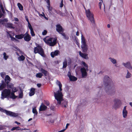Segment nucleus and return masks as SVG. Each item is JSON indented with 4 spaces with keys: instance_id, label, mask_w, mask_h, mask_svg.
Listing matches in <instances>:
<instances>
[{
    "instance_id": "obj_12",
    "label": "nucleus",
    "mask_w": 132,
    "mask_h": 132,
    "mask_svg": "<svg viewBox=\"0 0 132 132\" xmlns=\"http://www.w3.org/2000/svg\"><path fill=\"white\" fill-rule=\"evenodd\" d=\"M122 64L126 68L129 69H132V67L129 62H128L126 63H123Z\"/></svg>"
},
{
    "instance_id": "obj_25",
    "label": "nucleus",
    "mask_w": 132,
    "mask_h": 132,
    "mask_svg": "<svg viewBox=\"0 0 132 132\" xmlns=\"http://www.w3.org/2000/svg\"><path fill=\"white\" fill-rule=\"evenodd\" d=\"M6 27L14 29V28L13 27V24L12 23L8 22L5 24Z\"/></svg>"
},
{
    "instance_id": "obj_1",
    "label": "nucleus",
    "mask_w": 132,
    "mask_h": 132,
    "mask_svg": "<svg viewBox=\"0 0 132 132\" xmlns=\"http://www.w3.org/2000/svg\"><path fill=\"white\" fill-rule=\"evenodd\" d=\"M57 84L59 87L60 90H58L57 93L54 92V96L55 99L57 101V104H60L61 101L63 100V95L62 93L61 92L62 90V85L61 83H58V84L57 83Z\"/></svg>"
},
{
    "instance_id": "obj_56",
    "label": "nucleus",
    "mask_w": 132,
    "mask_h": 132,
    "mask_svg": "<svg viewBox=\"0 0 132 132\" xmlns=\"http://www.w3.org/2000/svg\"><path fill=\"white\" fill-rule=\"evenodd\" d=\"M76 44L78 46V47L80 46V44L79 42H78L77 41H76Z\"/></svg>"
},
{
    "instance_id": "obj_21",
    "label": "nucleus",
    "mask_w": 132,
    "mask_h": 132,
    "mask_svg": "<svg viewBox=\"0 0 132 132\" xmlns=\"http://www.w3.org/2000/svg\"><path fill=\"white\" fill-rule=\"evenodd\" d=\"M126 106H124L123 110V116L124 118L127 117L128 113L127 111L126 110Z\"/></svg>"
},
{
    "instance_id": "obj_62",
    "label": "nucleus",
    "mask_w": 132,
    "mask_h": 132,
    "mask_svg": "<svg viewBox=\"0 0 132 132\" xmlns=\"http://www.w3.org/2000/svg\"><path fill=\"white\" fill-rule=\"evenodd\" d=\"M3 111V109L1 108L0 107V111Z\"/></svg>"
},
{
    "instance_id": "obj_52",
    "label": "nucleus",
    "mask_w": 132,
    "mask_h": 132,
    "mask_svg": "<svg viewBox=\"0 0 132 132\" xmlns=\"http://www.w3.org/2000/svg\"><path fill=\"white\" fill-rule=\"evenodd\" d=\"M16 127H13L11 129V131H13L15 130H16Z\"/></svg>"
},
{
    "instance_id": "obj_53",
    "label": "nucleus",
    "mask_w": 132,
    "mask_h": 132,
    "mask_svg": "<svg viewBox=\"0 0 132 132\" xmlns=\"http://www.w3.org/2000/svg\"><path fill=\"white\" fill-rule=\"evenodd\" d=\"M41 85L42 84L40 83L37 84V86L38 87H40Z\"/></svg>"
},
{
    "instance_id": "obj_34",
    "label": "nucleus",
    "mask_w": 132,
    "mask_h": 132,
    "mask_svg": "<svg viewBox=\"0 0 132 132\" xmlns=\"http://www.w3.org/2000/svg\"><path fill=\"white\" fill-rule=\"evenodd\" d=\"M43 75L42 73L41 72H39L36 74V76L37 78H41L42 77Z\"/></svg>"
},
{
    "instance_id": "obj_22",
    "label": "nucleus",
    "mask_w": 132,
    "mask_h": 132,
    "mask_svg": "<svg viewBox=\"0 0 132 132\" xmlns=\"http://www.w3.org/2000/svg\"><path fill=\"white\" fill-rule=\"evenodd\" d=\"M28 27L30 30V34L31 36L32 37L34 36L35 35V34L31 25L28 26Z\"/></svg>"
},
{
    "instance_id": "obj_3",
    "label": "nucleus",
    "mask_w": 132,
    "mask_h": 132,
    "mask_svg": "<svg viewBox=\"0 0 132 132\" xmlns=\"http://www.w3.org/2000/svg\"><path fill=\"white\" fill-rule=\"evenodd\" d=\"M34 52L35 54L38 53L43 57H45V56L43 49L42 46L39 45H37L36 47H34Z\"/></svg>"
},
{
    "instance_id": "obj_6",
    "label": "nucleus",
    "mask_w": 132,
    "mask_h": 132,
    "mask_svg": "<svg viewBox=\"0 0 132 132\" xmlns=\"http://www.w3.org/2000/svg\"><path fill=\"white\" fill-rule=\"evenodd\" d=\"M56 38H50L47 40L46 42L47 44L50 45V46H52L56 44Z\"/></svg>"
},
{
    "instance_id": "obj_38",
    "label": "nucleus",
    "mask_w": 132,
    "mask_h": 132,
    "mask_svg": "<svg viewBox=\"0 0 132 132\" xmlns=\"http://www.w3.org/2000/svg\"><path fill=\"white\" fill-rule=\"evenodd\" d=\"M3 55H4V58L6 60H7L9 57L8 55H7L6 54L5 52H4Z\"/></svg>"
},
{
    "instance_id": "obj_57",
    "label": "nucleus",
    "mask_w": 132,
    "mask_h": 132,
    "mask_svg": "<svg viewBox=\"0 0 132 132\" xmlns=\"http://www.w3.org/2000/svg\"><path fill=\"white\" fill-rule=\"evenodd\" d=\"M1 8L2 9V10L3 12L4 11V8L3 7V6H1Z\"/></svg>"
},
{
    "instance_id": "obj_16",
    "label": "nucleus",
    "mask_w": 132,
    "mask_h": 132,
    "mask_svg": "<svg viewBox=\"0 0 132 132\" xmlns=\"http://www.w3.org/2000/svg\"><path fill=\"white\" fill-rule=\"evenodd\" d=\"M39 71L41 72V73H42L43 75V74L45 76H47L48 73V71L43 68H41L39 69Z\"/></svg>"
},
{
    "instance_id": "obj_19",
    "label": "nucleus",
    "mask_w": 132,
    "mask_h": 132,
    "mask_svg": "<svg viewBox=\"0 0 132 132\" xmlns=\"http://www.w3.org/2000/svg\"><path fill=\"white\" fill-rule=\"evenodd\" d=\"M79 55L82 58L86 59H88V57L87 56L88 55L87 54L83 53L81 51L79 52Z\"/></svg>"
},
{
    "instance_id": "obj_27",
    "label": "nucleus",
    "mask_w": 132,
    "mask_h": 132,
    "mask_svg": "<svg viewBox=\"0 0 132 132\" xmlns=\"http://www.w3.org/2000/svg\"><path fill=\"white\" fill-rule=\"evenodd\" d=\"M10 97L13 99H15L16 98L17 96H15L14 93L13 92H11V93L10 95Z\"/></svg>"
},
{
    "instance_id": "obj_59",
    "label": "nucleus",
    "mask_w": 132,
    "mask_h": 132,
    "mask_svg": "<svg viewBox=\"0 0 132 132\" xmlns=\"http://www.w3.org/2000/svg\"><path fill=\"white\" fill-rule=\"evenodd\" d=\"M76 35L77 36H78L79 35V32L78 31H77L76 33Z\"/></svg>"
},
{
    "instance_id": "obj_40",
    "label": "nucleus",
    "mask_w": 132,
    "mask_h": 132,
    "mask_svg": "<svg viewBox=\"0 0 132 132\" xmlns=\"http://www.w3.org/2000/svg\"><path fill=\"white\" fill-rule=\"evenodd\" d=\"M27 129L26 128H21L20 127H19L18 126V127H16V130H26Z\"/></svg>"
},
{
    "instance_id": "obj_31",
    "label": "nucleus",
    "mask_w": 132,
    "mask_h": 132,
    "mask_svg": "<svg viewBox=\"0 0 132 132\" xmlns=\"http://www.w3.org/2000/svg\"><path fill=\"white\" fill-rule=\"evenodd\" d=\"M23 90L21 89L20 90V93L19 94V97L20 98H23Z\"/></svg>"
},
{
    "instance_id": "obj_49",
    "label": "nucleus",
    "mask_w": 132,
    "mask_h": 132,
    "mask_svg": "<svg viewBox=\"0 0 132 132\" xmlns=\"http://www.w3.org/2000/svg\"><path fill=\"white\" fill-rule=\"evenodd\" d=\"M63 0H61V2L60 3V7L62 8L63 6Z\"/></svg>"
},
{
    "instance_id": "obj_18",
    "label": "nucleus",
    "mask_w": 132,
    "mask_h": 132,
    "mask_svg": "<svg viewBox=\"0 0 132 132\" xmlns=\"http://www.w3.org/2000/svg\"><path fill=\"white\" fill-rule=\"evenodd\" d=\"M81 48L84 52H86L88 50L87 46L86 44H82L81 46Z\"/></svg>"
},
{
    "instance_id": "obj_60",
    "label": "nucleus",
    "mask_w": 132,
    "mask_h": 132,
    "mask_svg": "<svg viewBox=\"0 0 132 132\" xmlns=\"http://www.w3.org/2000/svg\"><path fill=\"white\" fill-rule=\"evenodd\" d=\"M69 123H67L66 125V126L65 127L66 128H67L68 127V126L69 125Z\"/></svg>"
},
{
    "instance_id": "obj_4",
    "label": "nucleus",
    "mask_w": 132,
    "mask_h": 132,
    "mask_svg": "<svg viewBox=\"0 0 132 132\" xmlns=\"http://www.w3.org/2000/svg\"><path fill=\"white\" fill-rule=\"evenodd\" d=\"M85 12L86 15L88 19L90 20L92 23L94 24L95 21L93 13L90 12L89 10H86Z\"/></svg>"
},
{
    "instance_id": "obj_63",
    "label": "nucleus",
    "mask_w": 132,
    "mask_h": 132,
    "mask_svg": "<svg viewBox=\"0 0 132 132\" xmlns=\"http://www.w3.org/2000/svg\"><path fill=\"white\" fill-rule=\"evenodd\" d=\"M64 14L63 13H62L61 12V14H60V15L61 16H63V15H64Z\"/></svg>"
},
{
    "instance_id": "obj_51",
    "label": "nucleus",
    "mask_w": 132,
    "mask_h": 132,
    "mask_svg": "<svg viewBox=\"0 0 132 132\" xmlns=\"http://www.w3.org/2000/svg\"><path fill=\"white\" fill-rule=\"evenodd\" d=\"M11 32V31H6V32L7 33V36H8V35L10 37V35H11V34H10V32Z\"/></svg>"
},
{
    "instance_id": "obj_9",
    "label": "nucleus",
    "mask_w": 132,
    "mask_h": 132,
    "mask_svg": "<svg viewBox=\"0 0 132 132\" xmlns=\"http://www.w3.org/2000/svg\"><path fill=\"white\" fill-rule=\"evenodd\" d=\"M80 71L81 73V76L82 77H86L87 76V73L86 72V70L84 67L81 68Z\"/></svg>"
},
{
    "instance_id": "obj_29",
    "label": "nucleus",
    "mask_w": 132,
    "mask_h": 132,
    "mask_svg": "<svg viewBox=\"0 0 132 132\" xmlns=\"http://www.w3.org/2000/svg\"><path fill=\"white\" fill-rule=\"evenodd\" d=\"M61 105L62 107H66L67 106V102L65 100L63 101Z\"/></svg>"
},
{
    "instance_id": "obj_37",
    "label": "nucleus",
    "mask_w": 132,
    "mask_h": 132,
    "mask_svg": "<svg viewBox=\"0 0 132 132\" xmlns=\"http://www.w3.org/2000/svg\"><path fill=\"white\" fill-rule=\"evenodd\" d=\"M10 116L13 117H16L18 116V114L11 112Z\"/></svg>"
},
{
    "instance_id": "obj_36",
    "label": "nucleus",
    "mask_w": 132,
    "mask_h": 132,
    "mask_svg": "<svg viewBox=\"0 0 132 132\" xmlns=\"http://www.w3.org/2000/svg\"><path fill=\"white\" fill-rule=\"evenodd\" d=\"M110 59L111 61L113 63V64H116L117 63L116 60V59H112L111 57H110L109 58Z\"/></svg>"
},
{
    "instance_id": "obj_26",
    "label": "nucleus",
    "mask_w": 132,
    "mask_h": 132,
    "mask_svg": "<svg viewBox=\"0 0 132 132\" xmlns=\"http://www.w3.org/2000/svg\"><path fill=\"white\" fill-rule=\"evenodd\" d=\"M24 35L23 34L16 35L15 37L18 39H21L23 37Z\"/></svg>"
},
{
    "instance_id": "obj_32",
    "label": "nucleus",
    "mask_w": 132,
    "mask_h": 132,
    "mask_svg": "<svg viewBox=\"0 0 132 132\" xmlns=\"http://www.w3.org/2000/svg\"><path fill=\"white\" fill-rule=\"evenodd\" d=\"M81 44H86V42L85 37L82 35L81 36Z\"/></svg>"
},
{
    "instance_id": "obj_30",
    "label": "nucleus",
    "mask_w": 132,
    "mask_h": 132,
    "mask_svg": "<svg viewBox=\"0 0 132 132\" xmlns=\"http://www.w3.org/2000/svg\"><path fill=\"white\" fill-rule=\"evenodd\" d=\"M32 112L34 114V115L37 116L38 114V112L36 109V107H35L32 108Z\"/></svg>"
},
{
    "instance_id": "obj_47",
    "label": "nucleus",
    "mask_w": 132,
    "mask_h": 132,
    "mask_svg": "<svg viewBox=\"0 0 132 132\" xmlns=\"http://www.w3.org/2000/svg\"><path fill=\"white\" fill-rule=\"evenodd\" d=\"M55 12L57 14L60 15V14H61V12L59 10L57 11L56 10H55Z\"/></svg>"
},
{
    "instance_id": "obj_24",
    "label": "nucleus",
    "mask_w": 132,
    "mask_h": 132,
    "mask_svg": "<svg viewBox=\"0 0 132 132\" xmlns=\"http://www.w3.org/2000/svg\"><path fill=\"white\" fill-rule=\"evenodd\" d=\"M11 78L8 75L5 76V82H10L11 81ZM2 82H5L3 81H2Z\"/></svg>"
},
{
    "instance_id": "obj_23",
    "label": "nucleus",
    "mask_w": 132,
    "mask_h": 132,
    "mask_svg": "<svg viewBox=\"0 0 132 132\" xmlns=\"http://www.w3.org/2000/svg\"><path fill=\"white\" fill-rule=\"evenodd\" d=\"M9 83H1L0 85V90H2L3 89L5 88L6 85L7 86L9 85Z\"/></svg>"
},
{
    "instance_id": "obj_20",
    "label": "nucleus",
    "mask_w": 132,
    "mask_h": 132,
    "mask_svg": "<svg viewBox=\"0 0 132 132\" xmlns=\"http://www.w3.org/2000/svg\"><path fill=\"white\" fill-rule=\"evenodd\" d=\"M35 89L34 88H31L29 92V96H32L34 95L35 93Z\"/></svg>"
},
{
    "instance_id": "obj_50",
    "label": "nucleus",
    "mask_w": 132,
    "mask_h": 132,
    "mask_svg": "<svg viewBox=\"0 0 132 132\" xmlns=\"http://www.w3.org/2000/svg\"><path fill=\"white\" fill-rule=\"evenodd\" d=\"M103 2H102V1H100L99 2L98 4V5L99 6V8L100 9H101V5H102V3Z\"/></svg>"
},
{
    "instance_id": "obj_17",
    "label": "nucleus",
    "mask_w": 132,
    "mask_h": 132,
    "mask_svg": "<svg viewBox=\"0 0 132 132\" xmlns=\"http://www.w3.org/2000/svg\"><path fill=\"white\" fill-rule=\"evenodd\" d=\"M46 1L48 4V6H47V7L48 9V10L49 11V12L50 13H51L52 9H53V8L50 6V0H45Z\"/></svg>"
},
{
    "instance_id": "obj_46",
    "label": "nucleus",
    "mask_w": 132,
    "mask_h": 132,
    "mask_svg": "<svg viewBox=\"0 0 132 132\" xmlns=\"http://www.w3.org/2000/svg\"><path fill=\"white\" fill-rule=\"evenodd\" d=\"M5 74L6 73L5 72H1L0 73L1 76L3 78H4L5 75Z\"/></svg>"
},
{
    "instance_id": "obj_43",
    "label": "nucleus",
    "mask_w": 132,
    "mask_h": 132,
    "mask_svg": "<svg viewBox=\"0 0 132 132\" xmlns=\"http://www.w3.org/2000/svg\"><path fill=\"white\" fill-rule=\"evenodd\" d=\"M82 63L83 65H84V66H85V67L86 69V70L87 71H88V65H87V64L84 62H82Z\"/></svg>"
},
{
    "instance_id": "obj_61",
    "label": "nucleus",
    "mask_w": 132,
    "mask_h": 132,
    "mask_svg": "<svg viewBox=\"0 0 132 132\" xmlns=\"http://www.w3.org/2000/svg\"><path fill=\"white\" fill-rule=\"evenodd\" d=\"M107 27L108 28H109L110 27V24H108L107 25Z\"/></svg>"
},
{
    "instance_id": "obj_10",
    "label": "nucleus",
    "mask_w": 132,
    "mask_h": 132,
    "mask_svg": "<svg viewBox=\"0 0 132 132\" xmlns=\"http://www.w3.org/2000/svg\"><path fill=\"white\" fill-rule=\"evenodd\" d=\"M110 83H105L104 84L105 86V89L107 93L109 91L110 92H111L112 90L110 89Z\"/></svg>"
},
{
    "instance_id": "obj_5",
    "label": "nucleus",
    "mask_w": 132,
    "mask_h": 132,
    "mask_svg": "<svg viewBox=\"0 0 132 132\" xmlns=\"http://www.w3.org/2000/svg\"><path fill=\"white\" fill-rule=\"evenodd\" d=\"M11 93V90L9 89H5L2 92L1 98L3 100L4 98L9 97Z\"/></svg>"
},
{
    "instance_id": "obj_48",
    "label": "nucleus",
    "mask_w": 132,
    "mask_h": 132,
    "mask_svg": "<svg viewBox=\"0 0 132 132\" xmlns=\"http://www.w3.org/2000/svg\"><path fill=\"white\" fill-rule=\"evenodd\" d=\"M47 31L46 30H44L42 32V35H45L47 34Z\"/></svg>"
},
{
    "instance_id": "obj_55",
    "label": "nucleus",
    "mask_w": 132,
    "mask_h": 132,
    "mask_svg": "<svg viewBox=\"0 0 132 132\" xmlns=\"http://www.w3.org/2000/svg\"><path fill=\"white\" fill-rule=\"evenodd\" d=\"M15 123L17 124L18 125H20V122H18L17 121H15Z\"/></svg>"
},
{
    "instance_id": "obj_2",
    "label": "nucleus",
    "mask_w": 132,
    "mask_h": 132,
    "mask_svg": "<svg viewBox=\"0 0 132 132\" xmlns=\"http://www.w3.org/2000/svg\"><path fill=\"white\" fill-rule=\"evenodd\" d=\"M56 31L64 37V38L66 39H68L69 37L66 36L65 33L64 32V29L61 25L60 24H57L56 26Z\"/></svg>"
},
{
    "instance_id": "obj_13",
    "label": "nucleus",
    "mask_w": 132,
    "mask_h": 132,
    "mask_svg": "<svg viewBox=\"0 0 132 132\" xmlns=\"http://www.w3.org/2000/svg\"><path fill=\"white\" fill-rule=\"evenodd\" d=\"M47 107L42 103L40 106L39 110L40 111H45L46 110Z\"/></svg>"
},
{
    "instance_id": "obj_45",
    "label": "nucleus",
    "mask_w": 132,
    "mask_h": 132,
    "mask_svg": "<svg viewBox=\"0 0 132 132\" xmlns=\"http://www.w3.org/2000/svg\"><path fill=\"white\" fill-rule=\"evenodd\" d=\"M131 76V74L129 72V71L127 70V73L126 77V78H129Z\"/></svg>"
},
{
    "instance_id": "obj_33",
    "label": "nucleus",
    "mask_w": 132,
    "mask_h": 132,
    "mask_svg": "<svg viewBox=\"0 0 132 132\" xmlns=\"http://www.w3.org/2000/svg\"><path fill=\"white\" fill-rule=\"evenodd\" d=\"M25 58V57L23 55H22L18 57V60L19 61H23L24 60Z\"/></svg>"
},
{
    "instance_id": "obj_8",
    "label": "nucleus",
    "mask_w": 132,
    "mask_h": 132,
    "mask_svg": "<svg viewBox=\"0 0 132 132\" xmlns=\"http://www.w3.org/2000/svg\"><path fill=\"white\" fill-rule=\"evenodd\" d=\"M23 38L25 41L29 42L31 39V37L30 35L28 34V31H27L25 34H23Z\"/></svg>"
},
{
    "instance_id": "obj_15",
    "label": "nucleus",
    "mask_w": 132,
    "mask_h": 132,
    "mask_svg": "<svg viewBox=\"0 0 132 132\" xmlns=\"http://www.w3.org/2000/svg\"><path fill=\"white\" fill-rule=\"evenodd\" d=\"M60 53L59 51L58 50H56L54 52H52L51 53V57L53 58L55 56L58 55Z\"/></svg>"
},
{
    "instance_id": "obj_44",
    "label": "nucleus",
    "mask_w": 132,
    "mask_h": 132,
    "mask_svg": "<svg viewBox=\"0 0 132 132\" xmlns=\"http://www.w3.org/2000/svg\"><path fill=\"white\" fill-rule=\"evenodd\" d=\"M12 92L14 93L15 92H17L18 91V89L15 87H13L12 88Z\"/></svg>"
},
{
    "instance_id": "obj_41",
    "label": "nucleus",
    "mask_w": 132,
    "mask_h": 132,
    "mask_svg": "<svg viewBox=\"0 0 132 132\" xmlns=\"http://www.w3.org/2000/svg\"><path fill=\"white\" fill-rule=\"evenodd\" d=\"M10 38H11V40L12 41H14L15 40V41H19V40L16 39L15 38L13 37H12V35H10Z\"/></svg>"
},
{
    "instance_id": "obj_39",
    "label": "nucleus",
    "mask_w": 132,
    "mask_h": 132,
    "mask_svg": "<svg viewBox=\"0 0 132 132\" xmlns=\"http://www.w3.org/2000/svg\"><path fill=\"white\" fill-rule=\"evenodd\" d=\"M4 111L5 113L7 115L10 116V114L11 113V111H8L6 110H3V111L2 112H3Z\"/></svg>"
},
{
    "instance_id": "obj_58",
    "label": "nucleus",
    "mask_w": 132,
    "mask_h": 132,
    "mask_svg": "<svg viewBox=\"0 0 132 132\" xmlns=\"http://www.w3.org/2000/svg\"><path fill=\"white\" fill-rule=\"evenodd\" d=\"M65 130V129H63L62 130L60 131H59L58 132H63Z\"/></svg>"
},
{
    "instance_id": "obj_35",
    "label": "nucleus",
    "mask_w": 132,
    "mask_h": 132,
    "mask_svg": "<svg viewBox=\"0 0 132 132\" xmlns=\"http://www.w3.org/2000/svg\"><path fill=\"white\" fill-rule=\"evenodd\" d=\"M17 5L20 10L22 11L23 10V7L21 4L19 3H18Z\"/></svg>"
},
{
    "instance_id": "obj_54",
    "label": "nucleus",
    "mask_w": 132,
    "mask_h": 132,
    "mask_svg": "<svg viewBox=\"0 0 132 132\" xmlns=\"http://www.w3.org/2000/svg\"><path fill=\"white\" fill-rule=\"evenodd\" d=\"M14 20L15 21H19V20L17 18H14Z\"/></svg>"
},
{
    "instance_id": "obj_28",
    "label": "nucleus",
    "mask_w": 132,
    "mask_h": 132,
    "mask_svg": "<svg viewBox=\"0 0 132 132\" xmlns=\"http://www.w3.org/2000/svg\"><path fill=\"white\" fill-rule=\"evenodd\" d=\"M67 66V62L66 59L64 60V61L63 62V68H65Z\"/></svg>"
},
{
    "instance_id": "obj_7",
    "label": "nucleus",
    "mask_w": 132,
    "mask_h": 132,
    "mask_svg": "<svg viewBox=\"0 0 132 132\" xmlns=\"http://www.w3.org/2000/svg\"><path fill=\"white\" fill-rule=\"evenodd\" d=\"M114 101V108L116 109L121 106V102L118 99H115Z\"/></svg>"
},
{
    "instance_id": "obj_11",
    "label": "nucleus",
    "mask_w": 132,
    "mask_h": 132,
    "mask_svg": "<svg viewBox=\"0 0 132 132\" xmlns=\"http://www.w3.org/2000/svg\"><path fill=\"white\" fill-rule=\"evenodd\" d=\"M104 82H111V79L107 76H105L104 78Z\"/></svg>"
},
{
    "instance_id": "obj_42",
    "label": "nucleus",
    "mask_w": 132,
    "mask_h": 132,
    "mask_svg": "<svg viewBox=\"0 0 132 132\" xmlns=\"http://www.w3.org/2000/svg\"><path fill=\"white\" fill-rule=\"evenodd\" d=\"M25 19L26 20V21L28 22V27L29 26H30L31 25L30 23V22H29V20H28V17L27 16H25Z\"/></svg>"
},
{
    "instance_id": "obj_64",
    "label": "nucleus",
    "mask_w": 132,
    "mask_h": 132,
    "mask_svg": "<svg viewBox=\"0 0 132 132\" xmlns=\"http://www.w3.org/2000/svg\"><path fill=\"white\" fill-rule=\"evenodd\" d=\"M130 105L132 107V103L130 102L129 103Z\"/></svg>"
},
{
    "instance_id": "obj_14",
    "label": "nucleus",
    "mask_w": 132,
    "mask_h": 132,
    "mask_svg": "<svg viewBox=\"0 0 132 132\" xmlns=\"http://www.w3.org/2000/svg\"><path fill=\"white\" fill-rule=\"evenodd\" d=\"M68 76L70 81H75L77 79V78L75 76L71 75L70 73L69 74H68Z\"/></svg>"
}]
</instances>
